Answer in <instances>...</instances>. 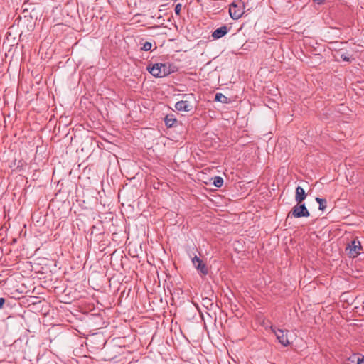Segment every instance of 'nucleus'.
Returning <instances> with one entry per match:
<instances>
[{"label":"nucleus","instance_id":"nucleus-19","mask_svg":"<svg viewBox=\"0 0 364 364\" xmlns=\"http://www.w3.org/2000/svg\"><path fill=\"white\" fill-rule=\"evenodd\" d=\"M6 303V299L3 297H0V309H1Z\"/></svg>","mask_w":364,"mask_h":364},{"label":"nucleus","instance_id":"nucleus-18","mask_svg":"<svg viewBox=\"0 0 364 364\" xmlns=\"http://www.w3.org/2000/svg\"><path fill=\"white\" fill-rule=\"evenodd\" d=\"M341 59L343 60V61H346V62H350V58L349 56L346 54V53H343L341 55Z\"/></svg>","mask_w":364,"mask_h":364},{"label":"nucleus","instance_id":"nucleus-16","mask_svg":"<svg viewBox=\"0 0 364 364\" xmlns=\"http://www.w3.org/2000/svg\"><path fill=\"white\" fill-rule=\"evenodd\" d=\"M354 358H356V363L357 364H364V355H358L357 357H354L353 360H352V362H354Z\"/></svg>","mask_w":364,"mask_h":364},{"label":"nucleus","instance_id":"nucleus-12","mask_svg":"<svg viewBox=\"0 0 364 364\" xmlns=\"http://www.w3.org/2000/svg\"><path fill=\"white\" fill-rule=\"evenodd\" d=\"M316 201L318 203V209L323 211L326 208L327 201L324 198H316Z\"/></svg>","mask_w":364,"mask_h":364},{"label":"nucleus","instance_id":"nucleus-11","mask_svg":"<svg viewBox=\"0 0 364 364\" xmlns=\"http://www.w3.org/2000/svg\"><path fill=\"white\" fill-rule=\"evenodd\" d=\"M165 124L168 127H172L176 123V119L173 118L172 116H166L164 119Z\"/></svg>","mask_w":364,"mask_h":364},{"label":"nucleus","instance_id":"nucleus-3","mask_svg":"<svg viewBox=\"0 0 364 364\" xmlns=\"http://www.w3.org/2000/svg\"><path fill=\"white\" fill-rule=\"evenodd\" d=\"M184 97L186 98L185 100H181L176 103L175 108L178 111L190 112L193 109V106L188 100L194 98V95L193 94L185 95Z\"/></svg>","mask_w":364,"mask_h":364},{"label":"nucleus","instance_id":"nucleus-7","mask_svg":"<svg viewBox=\"0 0 364 364\" xmlns=\"http://www.w3.org/2000/svg\"><path fill=\"white\" fill-rule=\"evenodd\" d=\"M229 13L232 18L238 19L242 16L243 11L237 5L232 4L229 9Z\"/></svg>","mask_w":364,"mask_h":364},{"label":"nucleus","instance_id":"nucleus-5","mask_svg":"<svg viewBox=\"0 0 364 364\" xmlns=\"http://www.w3.org/2000/svg\"><path fill=\"white\" fill-rule=\"evenodd\" d=\"M272 332L275 334L277 339L284 346H287L290 344V342L287 338V331L271 327Z\"/></svg>","mask_w":364,"mask_h":364},{"label":"nucleus","instance_id":"nucleus-21","mask_svg":"<svg viewBox=\"0 0 364 364\" xmlns=\"http://www.w3.org/2000/svg\"><path fill=\"white\" fill-rule=\"evenodd\" d=\"M28 11V9H27V8H25V9H23V11Z\"/></svg>","mask_w":364,"mask_h":364},{"label":"nucleus","instance_id":"nucleus-1","mask_svg":"<svg viewBox=\"0 0 364 364\" xmlns=\"http://www.w3.org/2000/svg\"><path fill=\"white\" fill-rule=\"evenodd\" d=\"M147 70L156 77H164L174 72L172 65L161 63L149 65Z\"/></svg>","mask_w":364,"mask_h":364},{"label":"nucleus","instance_id":"nucleus-13","mask_svg":"<svg viewBox=\"0 0 364 364\" xmlns=\"http://www.w3.org/2000/svg\"><path fill=\"white\" fill-rule=\"evenodd\" d=\"M213 184L217 187L220 188L223 184V179L220 176H215L213 178Z\"/></svg>","mask_w":364,"mask_h":364},{"label":"nucleus","instance_id":"nucleus-20","mask_svg":"<svg viewBox=\"0 0 364 364\" xmlns=\"http://www.w3.org/2000/svg\"><path fill=\"white\" fill-rule=\"evenodd\" d=\"M315 2H317L318 4H321L323 0H314Z\"/></svg>","mask_w":364,"mask_h":364},{"label":"nucleus","instance_id":"nucleus-9","mask_svg":"<svg viewBox=\"0 0 364 364\" xmlns=\"http://www.w3.org/2000/svg\"><path fill=\"white\" fill-rule=\"evenodd\" d=\"M306 198V194L304 188L301 186H297L295 192V201L299 204L301 203Z\"/></svg>","mask_w":364,"mask_h":364},{"label":"nucleus","instance_id":"nucleus-4","mask_svg":"<svg viewBox=\"0 0 364 364\" xmlns=\"http://www.w3.org/2000/svg\"><path fill=\"white\" fill-rule=\"evenodd\" d=\"M362 250L360 242L358 240H354L348 244L346 250L350 257H355L360 254Z\"/></svg>","mask_w":364,"mask_h":364},{"label":"nucleus","instance_id":"nucleus-15","mask_svg":"<svg viewBox=\"0 0 364 364\" xmlns=\"http://www.w3.org/2000/svg\"><path fill=\"white\" fill-rule=\"evenodd\" d=\"M152 48V44L150 42H145L143 45V47L141 48V49L144 51H149V50H151Z\"/></svg>","mask_w":364,"mask_h":364},{"label":"nucleus","instance_id":"nucleus-6","mask_svg":"<svg viewBox=\"0 0 364 364\" xmlns=\"http://www.w3.org/2000/svg\"><path fill=\"white\" fill-rule=\"evenodd\" d=\"M192 262L194 267L199 271L202 274L206 275L208 274V268L205 264L197 256H195L192 259Z\"/></svg>","mask_w":364,"mask_h":364},{"label":"nucleus","instance_id":"nucleus-17","mask_svg":"<svg viewBox=\"0 0 364 364\" xmlns=\"http://www.w3.org/2000/svg\"><path fill=\"white\" fill-rule=\"evenodd\" d=\"M181 8H182V5L181 4H176V6H175V9H174V11H175V14L177 15V16H179L180 14H181Z\"/></svg>","mask_w":364,"mask_h":364},{"label":"nucleus","instance_id":"nucleus-10","mask_svg":"<svg viewBox=\"0 0 364 364\" xmlns=\"http://www.w3.org/2000/svg\"><path fill=\"white\" fill-rule=\"evenodd\" d=\"M215 101L220 102L223 104H227L230 102L229 99L222 93H216L215 96Z\"/></svg>","mask_w":364,"mask_h":364},{"label":"nucleus","instance_id":"nucleus-14","mask_svg":"<svg viewBox=\"0 0 364 364\" xmlns=\"http://www.w3.org/2000/svg\"><path fill=\"white\" fill-rule=\"evenodd\" d=\"M213 304L212 300L209 298H203L202 299V305L206 309H209V307L212 306Z\"/></svg>","mask_w":364,"mask_h":364},{"label":"nucleus","instance_id":"nucleus-8","mask_svg":"<svg viewBox=\"0 0 364 364\" xmlns=\"http://www.w3.org/2000/svg\"><path fill=\"white\" fill-rule=\"evenodd\" d=\"M229 30L230 28H228L227 26H223L220 28H218L212 33V37L214 39H219L225 36L228 33Z\"/></svg>","mask_w":364,"mask_h":364},{"label":"nucleus","instance_id":"nucleus-2","mask_svg":"<svg viewBox=\"0 0 364 364\" xmlns=\"http://www.w3.org/2000/svg\"><path fill=\"white\" fill-rule=\"evenodd\" d=\"M309 215L310 213L308 210L306 205L304 203H297L292 208L291 210L289 213L287 218H289V217H309Z\"/></svg>","mask_w":364,"mask_h":364}]
</instances>
